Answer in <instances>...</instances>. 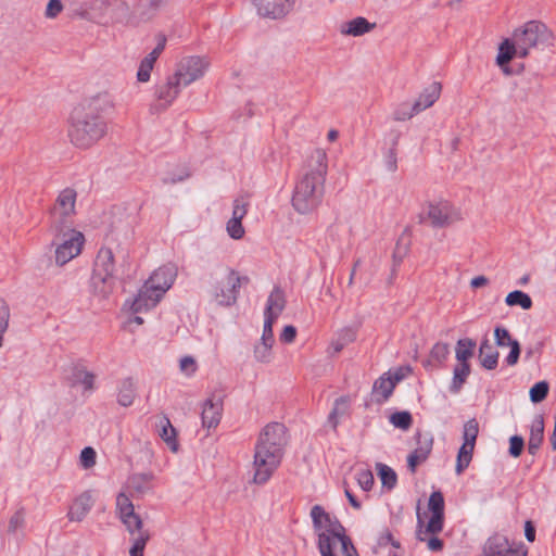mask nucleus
<instances>
[{"label":"nucleus","mask_w":556,"mask_h":556,"mask_svg":"<svg viewBox=\"0 0 556 556\" xmlns=\"http://www.w3.org/2000/svg\"><path fill=\"white\" fill-rule=\"evenodd\" d=\"M475 445L463 443L456 459L455 471L457 475H460L470 464L472 459Z\"/></svg>","instance_id":"obj_39"},{"label":"nucleus","mask_w":556,"mask_h":556,"mask_svg":"<svg viewBox=\"0 0 556 556\" xmlns=\"http://www.w3.org/2000/svg\"><path fill=\"white\" fill-rule=\"evenodd\" d=\"M108 14L113 23H124L128 21L130 10L123 0H109Z\"/></svg>","instance_id":"obj_29"},{"label":"nucleus","mask_w":556,"mask_h":556,"mask_svg":"<svg viewBox=\"0 0 556 556\" xmlns=\"http://www.w3.org/2000/svg\"><path fill=\"white\" fill-rule=\"evenodd\" d=\"M276 319L271 317H264V326H263V333L261 337V341L270 342L274 343V333H273V326Z\"/></svg>","instance_id":"obj_58"},{"label":"nucleus","mask_w":556,"mask_h":556,"mask_svg":"<svg viewBox=\"0 0 556 556\" xmlns=\"http://www.w3.org/2000/svg\"><path fill=\"white\" fill-rule=\"evenodd\" d=\"M137 396V384L134 378L127 377L122 379L117 384L116 400L123 407L132 405Z\"/></svg>","instance_id":"obj_20"},{"label":"nucleus","mask_w":556,"mask_h":556,"mask_svg":"<svg viewBox=\"0 0 556 556\" xmlns=\"http://www.w3.org/2000/svg\"><path fill=\"white\" fill-rule=\"evenodd\" d=\"M495 343L498 346H507V342L514 341L506 328L496 327L494 330Z\"/></svg>","instance_id":"obj_61"},{"label":"nucleus","mask_w":556,"mask_h":556,"mask_svg":"<svg viewBox=\"0 0 556 556\" xmlns=\"http://www.w3.org/2000/svg\"><path fill=\"white\" fill-rule=\"evenodd\" d=\"M429 509L432 514H444V497L440 491H434L429 497Z\"/></svg>","instance_id":"obj_52"},{"label":"nucleus","mask_w":556,"mask_h":556,"mask_svg":"<svg viewBox=\"0 0 556 556\" xmlns=\"http://www.w3.org/2000/svg\"><path fill=\"white\" fill-rule=\"evenodd\" d=\"M350 408V400L345 396H341L337 399L333 403V407L329 413L327 425L330 426L332 430H337L341 418L348 415Z\"/></svg>","instance_id":"obj_26"},{"label":"nucleus","mask_w":556,"mask_h":556,"mask_svg":"<svg viewBox=\"0 0 556 556\" xmlns=\"http://www.w3.org/2000/svg\"><path fill=\"white\" fill-rule=\"evenodd\" d=\"M155 62L144 56L137 71V80L139 83H148L151 77V72L154 67Z\"/></svg>","instance_id":"obj_49"},{"label":"nucleus","mask_w":556,"mask_h":556,"mask_svg":"<svg viewBox=\"0 0 556 556\" xmlns=\"http://www.w3.org/2000/svg\"><path fill=\"white\" fill-rule=\"evenodd\" d=\"M77 192L73 188L63 189L50 212L51 233H61L65 228L73 227Z\"/></svg>","instance_id":"obj_6"},{"label":"nucleus","mask_w":556,"mask_h":556,"mask_svg":"<svg viewBox=\"0 0 556 556\" xmlns=\"http://www.w3.org/2000/svg\"><path fill=\"white\" fill-rule=\"evenodd\" d=\"M328 156L324 149H315L306 159L292 194V206L300 214L315 211L325 193Z\"/></svg>","instance_id":"obj_2"},{"label":"nucleus","mask_w":556,"mask_h":556,"mask_svg":"<svg viewBox=\"0 0 556 556\" xmlns=\"http://www.w3.org/2000/svg\"><path fill=\"white\" fill-rule=\"evenodd\" d=\"M416 114H418V112L415 111L414 104L404 102L396 106L392 116L394 121L404 122L410 119Z\"/></svg>","instance_id":"obj_47"},{"label":"nucleus","mask_w":556,"mask_h":556,"mask_svg":"<svg viewBox=\"0 0 556 556\" xmlns=\"http://www.w3.org/2000/svg\"><path fill=\"white\" fill-rule=\"evenodd\" d=\"M63 11V4L61 0H49L45 16L47 18H55Z\"/></svg>","instance_id":"obj_60"},{"label":"nucleus","mask_w":556,"mask_h":556,"mask_svg":"<svg viewBox=\"0 0 556 556\" xmlns=\"http://www.w3.org/2000/svg\"><path fill=\"white\" fill-rule=\"evenodd\" d=\"M356 479H357V483L358 485L364 490V491H369L371 490L372 485H374V482H375V479H374V475L371 473V471L369 470H359L357 473H356Z\"/></svg>","instance_id":"obj_53"},{"label":"nucleus","mask_w":556,"mask_h":556,"mask_svg":"<svg viewBox=\"0 0 556 556\" xmlns=\"http://www.w3.org/2000/svg\"><path fill=\"white\" fill-rule=\"evenodd\" d=\"M160 437L168 444V446L173 450H177V442H176V430L172 426L169 419L167 417H162L160 419Z\"/></svg>","instance_id":"obj_38"},{"label":"nucleus","mask_w":556,"mask_h":556,"mask_svg":"<svg viewBox=\"0 0 556 556\" xmlns=\"http://www.w3.org/2000/svg\"><path fill=\"white\" fill-rule=\"evenodd\" d=\"M422 218H427L433 227L442 228L458 220V211L448 201H438L428 204Z\"/></svg>","instance_id":"obj_10"},{"label":"nucleus","mask_w":556,"mask_h":556,"mask_svg":"<svg viewBox=\"0 0 556 556\" xmlns=\"http://www.w3.org/2000/svg\"><path fill=\"white\" fill-rule=\"evenodd\" d=\"M116 507L119 514V518L128 532H134V530L142 527V520L139 515L135 513L134 505L126 494L119 493L117 495Z\"/></svg>","instance_id":"obj_13"},{"label":"nucleus","mask_w":556,"mask_h":556,"mask_svg":"<svg viewBox=\"0 0 556 556\" xmlns=\"http://www.w3.org/2000/svg\"><path fill=\"white\" fill-rule=\"evenodd\" d=\"M176 277V266L167 264L154 270L144 283L163 298L165 292L173 286Z\"/></svg>","instance_id":"obj_11"},{"label":"nucleus","mask_w":556,"mask_h":556,"mask_svg":"<svg viewBox=\"0 0 556 556\" xmlns=\"http://www.w3.org/2000/svg\"><path fill=\"white\" fill-rule=\"evenodd\" d=\"M114 106V98L108 91L83 100L71 114L68 136L72 143L86 149L103 138L108 126L102 115Z\"/></svg>","instance_id":"obj_1"},{"label":"nucleus","mask_w":556,"mask_h":556,"mask_svg":"<svg viewBox=\"0 0 556 556\" xmlns=\"http://www.w3.org/2000/svg\"><path fill=\"white\" fill-rule=\"evenodd\" d=\"M156 46L153 48V50L147 54L146 56L150 60L156 62L161 53L164 51L167 39L166 36L163 34H157L155 36Z\"/></svg>","instance_id":"obj_54"},{"label":"nucleus","mask_w":556,"mask_h":556,"mask_svg":"<svg viewBox=\"0 0 556 556\" xmlns=\"http://www.w3.org/2000/svg\"><path fill=\"white\" fill-rule=\"evenodd\" d=\"M442 90V86L438 81L431 83L427 86L418 96L416 101L413 103L415 111L418 113L425 111L426 109L432 106L437 100L440 98Z\"/></svg>","instance_id":"obj_19"},{"label":"nucleus","mask_w":556,"mask_h":556,"mask_svg":"<svg viewBox=\"0 0 556 556\" xmlns=\"http://www.w3.org/2000/svg\"><path fill=\"white\" fill-rule=\"evenodd\" d=\"M479 433V424L472 418L465 422L463 429V443L476 445V440Z\"/></svg>","instance_id":"obj_46"},{"label":"nucleus","mask_w":556,"mask_h":556,"mask_svg":"<svg viewBox=\"0 0 556 556\" xmlns=\"http://www.w3.org/2000/svg\"><path fill=\"white\" fill-rule=\"evenodd\" d=\"M55 247L54 260L58 266H63L78 256L85 243L84 235L73 227L65 228L61 233H52Z\"/></svg>","instance_id":"obj_7"},{"label":"nucleus","mask_w":556,"mask_h":556,"mask_svg":"<svg viewBox=\"0 0 556 556\" xmlns=\"http://www.w3.org/2000/svg\"><path fill=\"white\" fill-rule=\"evenodd\" d=\"M226 230H227L228 236L235 240H239V239L243 238V236L245 233L244 228L242 226V220H237V219H232V218H230L227 222Z\"/></svg>","instance_id":"obj_51"},{"label":"nucleus","mask_w":556,"mask_h":556,"mask_svg":"<svg viewBox=\"0 0 556 556\" xmlns=\"http://www.w3.org/2000/svg\"><path fill=\"white\" fill-rule=\"evenodd\" d=\"M396 383L391 377V374H384L378 378L374 383V393L381 394L382 401H387L393 393Z\"/></svg>","instance_id":"obj_34"},{"label":"nucleus","mask_w":556,"mask_h":556,"mask_svg":"<svg viewBox=\"0 0 556 556\" xmlns=\"http://www.w3.org/2000/svg\"><path fill=\"white\" fill-rule=\"evenodd\" d=\"M24 513L22 510L14 513L9 521V531L16 532L24 526Z\"/></svg>","instance_id":"obj_63"},{"label":"nucleus","mask_w":556,"mask_h":556,"mask_svg":"<svg viewBox=\"0 0 556 556\" xmlns=\"http://www.w3.org/2000/svg\"><path fill=\"white\" fill-rule=\"evenodd\" d=\"M285 293L279 287H275L267 299L264 317L277 319L285 309Z\"/></svg>","instance_id":"obj_22"},{"label":"nucleus","mask_w":556,"mask_h":556,"mask_svg":"<svg viewBox=\"0 0 556 556\" xmlns=\"http://www.w3.org/2000/svg\"><path fill=\"white\" fill-rule=\"evenodd\" d=\"M114 273L115 262L112 250L109 248L100 249L96 257L93 274L114 279Z\"/></svg>","instance_id":"obj_17"},{"label":"nucleus","mask_w":556,"mask_h":556,"mask_svg":"<svg viewBox=\"0 0 556 556\" xmlns=\"http://www.w3.org/2000/svg\"><path fill=\"white\" fill-rule=\"evenodd\" d=\"M444 514H432L426 527L422 526V520L418 515V530L417 539L419 541H426L427 535H435L443 529Z\"/></svg>","instance_id":"obj_24"},{"label":"nucleus","mask_w":556,"mask_h":556,"mask_svg":"<svg viewBox=\"0 0 556 556\" xmlns=\"http://www.w3.org/2000/svg\"><path fill=\"white\" fill-rule=\"evenodd\" d=\"M507 346H510V352L506 357V363L509 366H514L517 364L519 355H520V345L517 340L507 342Z\"/></svg>","instance_id":"obj_62"},{"label":"nucleus","mask_w":556,"mask_h":556,"mask_svg":"<svg viewBox=\"0 0 556 556\" xmlns=\"http://www.w3.org/2000/svg\"><path fill=\"white\" fill-rule=\"evenodd\" d=\"M505 303L508 306L519 305L523 309H530L532 307V300L530 295L520 290L509 292L505 299Z\"/></svg>","instance_id":"obj_41"},{"label":"nucleus","mask_w":556,"mask_h":556,"mask_svg":"<svg viewBox=\"0 0 556 556\" xmlns=\"http://www.w3.org/2000/svg\"><path fill=\"white\" fill-rule=\"evenodd\" d=\"M182 83L175 74L170 75L164 83L155 88V97L159 100L161 110H165L172 105L181 91Z\"/></svg>","instance_id":"obj_12"},{"label":"nucleus","mask_w":556,"mask_h":556,"mask_svg":"<svg viewBox=\"0 0 556 556\" xmlns=\"http://www.w3.org/2000/svg\"><path fill=\"white\" fill-rule=\"evenodd\" d=\"M162 296L152 291L146 283L140 288L137 296L130 304V311L135 314L147 312L161 301Z\"/></svg>","instance_id":"obj_16"},{"label":"nucleus","mask_w":556,"mask_h":556,"mask_svg":"<svg viewBox=\"0 0 556 556\" xmlns=\"http://www.w3.org/2000/svg\"><path fill=\"white\" fill-rule=\"evenodd\" d=\"M523 446H525V441H523L522 437L513 435L509 439V454L513 457L520 456L522 453Z\"/></svg>","instance_id":"obj_59"},{"label":"nucleus","mask_w":556,"mask_h":556,"mask_svg":"<svg viewBox=\"0 0 556 556\" xmlns=\"http://www.w3.org/2000/svg\"><path fill=\"white\" fill-rule=\"evenodd\" d=\"M273 344L260 341L254 348V357L258 363L268 364L273 359Z\"/></svg>","instance_id":"obj_42"},{"label":"nucleus","mask_w":556,"mask_h":556,"mask_svg":"<svg viewBox=\"0 0 556 556\" xmlns=\"http://www.w3.org/2000/svg\"><path fill=\"white\" fill-rule=\"evenodd\" d=\"M544 439V419L543 416L538 415L532 420L530 427V435L528 441V452L535 455L542 445Z\"/></svg>","instance_id":"obj_23"},{"label":"nucleus","mask_w":556,"mask_h":556,"mask_svg":"<svg viewBox=\"0 0 556 556\" xmlns=\"http://www.w3.org/2000/svg\"><path fill=\"white\" fill-rule=\"evenodd\" d=\"M450 354V345L447 343L438 342L435 343L429 355V359L425 362V367L428 366H440L442 365Z\"/></svg>","instance_id":"obj_33"},{"label":"nucleus","mask_w":556,"mask_h":556,"mask_svg":"<svg viewBox=\"0 0 556 556\" xmlns=\"http://www.w3.org/2000/svg\"><path fill=\"white\" fill-rule=\"evenodd\" d=\"M223 414V401L212 395L202 404V426L206 429L215 428L218 426Z\"/></svg>","instance_id":"obj_15"},{"label":"nucleus","mask_w":556,"mask_h":556,"mask_svg":"<svg viewBox=\"0 0 556 556\" xmlns=\"http://www.w3.org/2000/svg\"><path fill=\"white\" fill-rule=\"evenodd\" d=\"M91 288L94 295L100 299H106L113 291L114 279L102 277L100 274H93L91 278Z\"/></svg>","instance_id":"obj_30"},{"label":"nucleus","mask_w":556,"mask_h":556,"mask_svg":"<svg viewBox=\"0 0 556 556\" xmlns=\"http://www.w3.org/2000/svg\"><path fill=\"white\" fill-rule=\"evenodd\" d=\"M131 536V546L129 548V556H143L146 544L149 540L148 531L143 530L142 527L129 532Z\"/></svg>","instance_id":"obj_32"},{"label":"nucleus","mask_w":556,"mask_h":556,"mask_svg":"<svg viewBox=\"0 0 556 556\" xmlns=\"http://www.w3.org/2000/svg\"><path fill=\"white\" fill-rule=\"evenodd\" d=\"M376 27L375 23H369L365 17L358 16L341 25L340 31L345 36L359 37Z\"/></svg>","instance_id":"obj_21"},{"label":"nucleus","mask_w":556,"mask_h":556,"mask_svg":"<svg viewBox=\"0 0 556 556\" xmlns=\"http://www.w3.org/2000/svg\"><path fill=\"white\" fill-rule=\"evenodd\" d=\"M391 546V549L400 548V542L395 540L390 530L384 529L378 536L377 543L374 546L375 554H384L386 549Z\"/></svg>","instance_id":"obj_40"},{"label":"nucleus","mask_w":556,"mask_h":556,"mask_svg":"<svg viewBox=\"0 0 556 556\" xmlns=\"http://www.w3.org/2000/svg\"><path fill=\"white\" fill-rule=\"evenodd\" d=\"M10 307L4 299L0 298V348L3 345V337L9 328Z\"/></svg>","instance_id":"obj_48"},{"label":"nucleus","mask_w":556,"mask_h":556,"mask_svg":"<svg viewBox=\"0 0 556 556\" xmlns=\"http://www.w3.org/2000/svg\"><path fill=\"white\" fill-rule=\"evenodd\" d=\"M509 541L501 534H494L489 538L484 544L485 556H502L508 548Z\"/></svg>","instance_id":"obj_31"},{"label":"nucleus","mask_w":556,"mask_h":556,"mask_svg":"<svg viewBox=\"0 0 556 556\" xmlns=\"http://www.w3.org/2000/svg\"><path fill=\"white\" fill-rule=\"evenodd\" d=\"M96 457H97V454L92 447H90V446L85 447L80 453L81 466L86 469L93 467L96 465Z\"/></svg>","instance_id":"obj_55"},{"label":"nucleus","mask_w":556,"mask_h":556,"mask_svg":"<svg viewBox=\"0 0 556 556\" xmlns=\"http://www.w3.org/2000/svg\"><path fill=\"white\" fill-rule=\"evenodd\" d=\"M416 441L417 446L413 452L426 460L433 447V435L430 432H418Z\"/></svg>","instance_id":"obj_36"},{"label":"nucleus","mask_w":556,"mask_h":556,"mask_svg":"<svg viewBox=\"0 0 556 556\" xmlns=\"http://www.w3.org/2000/svg\"><path fill=\"white\" fill-rule=\"evenodd\" d=\"M470 374L469 363L458 364L453 370V379L450 387L451 392L457 393Z\"/></svg>","instance_id":"obj_37"},{"label":"nucleus","mask_w":556,"mask_h":556,"mask_svg":"<svg viewBox=\"0 0 556 556\" xmlns=\"http://www.w3.org/2000/svg\"><path fill=\"white\" fill-rule=\"evenodd\" d=\"M313 527L318 536V549L321 556H329L330 542L340 541L338 531H343L344 527L332 519L320 505H314L311 509Z\"/></svg>","instance_id":"obj_5"},{"label":"nucleus","mask_w":556,"mask_h":556,"mask_svg":"<svg viewBox=\"0 0 556 556\" xmlns=\"http://www.w3.org/2000/svg\"><path fill=\"white\" fill-rule=\"evenodd\" d=\"M479 352L482 367L488 370L495 369L498 363V352L494 351L486 338L481 342Z\"/></svg>","instance_id":"obj_28"},{"label":"nucleus","mask_w":556,"mask_h":556,"mask_svg":"<svg viewBox=\"0 0 556 556\" xmlns=\"http://www.w3.org/2000/svg\"><path fill=\"white\" fill-rule=\"evenodd\" d=\"M378 473L380 476L382 485L389 490L393 489L396 484L395 471L384 464L377 465Z\"/></svg>","instance_id":"obj_45"},{"label":"nucleus","mask_w":556,"mask_h":556,"mask_svg":"<svg viewBox=\"0 0 556 556\" xmlns=\"http://www.w3.org/2000/svg\"><path fill=\"white\" fill-rule=\"evenodd\" d=\"M515 56H519V48L514 41V38L504 39L498 47V53L496 56L497 65L503 66L509 63Z\"/></svg>","instance_id":"obj_27"},{"label":"nucleus","mask_w":556,"mask_h":556,"mask_svg":"<svg viewBox=\"0 0 556 556\" xmlns=\"http://www.w3.org/2000/svg\"><path fill=\"white\" fill-rule=\"evenodd\" d=\"M511 36L519 48V58H526L533 48L551 45L553 39L551 30L539 21L525 23Z\"/></svg>","instance_id":"obj_4"},{"label":"nucleus","mask_w":556,"mask_h":556,"mask_svg":"<svg viewBox=\"0 0 556 556\" xmlns=\"http://www.w3.org/2000/svg\"><path fill=\"white\" fill-rule=\"evenodd\" d=\"M247 276H240L235 269H228L225 278L212 288V299L219 306L229 307L237 302L242 283H248Z\"/></svg>","instance_id":"obj_8"},{"label":"nucleus","mask_w":556,"mask_h":556,"mask_svg":"<svg viewBox=\"0 0 556 556\" xmlns=\"http://www.w3.org/2000/svg\"><path fill=\"white\" fill-rule=\"evenodd\" d=\"M72 384L81 386L85 392L96 389V375L84 366H75L72 372Z\"/></svg>","instance_id":"obj_25"},{"label":"nucleus","mask_w":556,"mask_h":556,"mask_svg":"<svg viewBox=\"0 0 556 556\" xmlns=\"http://www.w3.org/2000/svg\"><path fill=\"white\" fill-rule=\"evenodd\" d=\"M152 476L149 473H136L130 477L129 484L138 493H146L150 490Z\"/></svg>","instance_id":"obj_43"},{"label":"nucleus","mask_w":556,"mask_h":556,"mask_svg":"<svg viewBox=\"0 0 556 556\" xmlns=\"http://www.w3.org/2000/svg\"><path fill=\"white\" fill-rule=\"evenodd\" d=\"M257 13L263 17L280 18L293 7V0H253Z\"/></svg>","instance_id":"obj_14"},{"label":"nucleus","mask_w":556,"mask_h":556,"mask_svg":"<svg viewBox=\"0 0 556 556\" xmlns=\"http://www.w3.org/2000/svg\"><path fill=\"white\" fill-rule=\"evenodd\" d=\"M248 213V202L243 199H236L232 207V219L242 220Z\"/></svg>","instance_id":"obj_57"},{"label":"nucleus","mask_w":556,"mask_h":556,"mask_svg":"<svg viewBox=\"0 0 556 556\" xmlns=\"http://www.w3.org/2000/svg\"><path fill=\"white\" fill-rule=\"evenodd\" d=\"M179 368L185 375L192 376L197 371L198 365L195 359L188 355L180 358Z\"/></svg>","instance_id":"obj_56"},{"label":"nucleus","mask_w":556,"mask_h":556,"mask_svg":"<svg viewBox=\"0 0 556 556\" xmlns=\"http://www.w3.org/2000/svg\"><path fill=\"white\" fill-rule=\"evenodd\" d=\"M527 551L522 544H510L502 556H526Z\"/></svg>","instance_id":"obj_64"},{"label":"nucleus","mask_w":556,"mask_h":556,"mask_svg":"<svg viewBox=\"0 0 556 556\" xmlns=\"http://www.w3.org/2000/svg\"><path fill=\"white\" fill-rule=\"evenodd\" d=\"M390 422L399 429L408 430L413 424V418L409 412H395L389 418Z\"/></svg>","instance_id":"obj_44"},{"label":"nucleus","mask_w":556,"mask_h":556,"mask_svg":"<svg viewBox=\"0 0 556 556\" xmlns=\"http://www.w3.org/2000/svg\"><path fill=\"white\" fill-rule=\"evenodd\" d=\"M547 393H548V383L546 381L536 382L530 389V400L533 403H540L547 396Z\"/></svg>","instance_id":"obj_50"},{"label":"nucleus","mask_w":556,"mask_h":556,"mask_svg":"<svg viewBox=\"0 0 556 556\" xmlns=\"http://www.w3.org/2000/svg\"><path fill=\"white\" fill-rule=\"evenodd\" d=\"M476 348V341L470 338L459 339L456 343L455 357L458 364L468 363V359L472 357L473 350Z\"/></svg>","instance_id":"obj_35"},{"label":"nucleus","mask_w":556,"mask_h":556,"mask_svg":"<svg viewBox=\"0 0 556 556\" xmlns=\"http://www.w3.org/2000/svg\"><path fill=\"white\" fill-rule=\"evenodd\" d=\"M93 497L90 491L81 493L68 510L71 521H81L93 506Z\"/></svg>","instance_id":"obj_18"},{"label":"nucleus","mask_w":556,"mask_h":556,"mask_svg":"<svg viewBox=\"0 0 556 556\" xmlns=\"http://www.w3.org/2000/svg\"><path fill=\"white\" fill-rule=\"evenodd\" d=\"M210 60L205 56L191 55L180 60L175 75L182 83L184 87L202 78L210 67Z\"/></svg>","instance_id":"obj_9"},{"label":"nucleus","mask_w":556,"mask_h":556,"mask_svg":"<svg viewBox=\"0 0 556 556\" xmlns=\"http://www.w3.org/2000/svg\"><path fill=\"white\" fill-rule=\"evenodd\" d=\"M286 433V427L280 422H270L261 431L254 450L255 483L267 482L280 465L287 444Z\"/></svg>","instance_id":"obj_3"}]
</instances>
